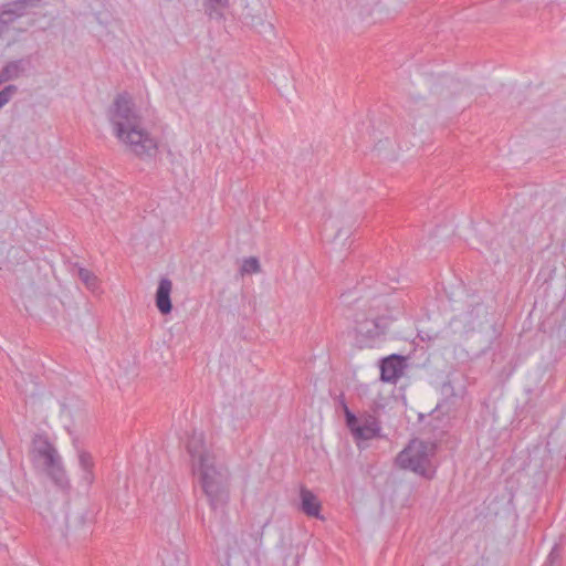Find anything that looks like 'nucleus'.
Here are the masks:
<instances>
[{
  "mask_svg": "<svg viewBox=\"0 0 566 566\" xmlns=\"http://www.w3.org/2000/svg\"><path fill=\"white\" fill-rule=\"evenodd\" d=\"M346 427L357 440H370L380 437V423L378 419L370 413H365L360 418L356 416V421Z\"/></svg>",
  "mask_w": 566,
  "mask_h": 566,
  "instance_id": "5",
  "label": "nucleus"
},
{
  "mask_svg": "<svg viewBox=\"0 0 566 566\" xmlns=\"http://www.w3.org/2000/svg\"><path fill=\"white\" fill-rule=\"evenodd\" d=\"M406 358L398 354L389 355L380 360V380L396 384L406 369Z\"/></svg>",
  "mask_w": 566,
  "mask_h": 566,
  "instance_id": "6",
  "label": "nucleus"
},
{
  "mask_svg": "<svg viewBox=\"0 0 566 566\" xmlns=\"http://www.w3.org/2000/svg\"><path fill=\"white\" fill-rule=\"evenodd\" d=\"M108 119L115 136L138 158H153L156 155L158 143L143 127V117L127 92L117 94L108 109Z\"/></svg>",
  "mask_w": 566,
  "mask_h": 566,
  "instance_id": "1",
  "label": "nucleus"
},
{
  "mask_svg": "<svg viewBox=\"0 0 566 566\" xmlns=\"http://www.w3.org/2000/svg\"><path fill=\"white\" fill-rule=\"evenodd\" d=\"M30 66L29 59H20L8 62L1 70L3 80L12 81L20 77Z\"/></svg>",
  "mask_w": 566,
  "mask_h": 566,
  "instance_id": "12",
  "label": "nucleus"
},
{
  "mask_svg": "<svg viewBox=\"0 0 566 566\" xmlns=\"http://www.w3.org/2000/svg\"><path fill=\"white\" fill-rule=\"evenodd\" d=\"M78 464L83 471V481L88 485L92 484L94 481V460L91 453L84 450L78 451Z\"/></svg>",
  "mask_w": 566,
  "mask_h": 566,
  "instance_id": "16",
  "label": "nucleus"
},
{
  "mask_svg": "<svg viewBox=\"0 0 566 566\" xmlns=\"http://www.w3.org/2000/svg\"><path fill=\"white\" fill-rule=\"evenodd\" d=\"M86 523V518L84 514H77L73 517L72 521L66 518V530L67 532H72L73 530L77 528L78 526L84 527Z\"/></svg>",
  "mask_w": 566,
  "mask_h": 566,
  "instance_id": "24",
  "label": "nucleus"
},
{
  "mask_svg": "<svg viewBox=\"0 0 566 566\" xmlns=\"http://www.w3.org/2000/svg\"><path fill=\"white\" fill-rule=\"evenodd\" d=\"M165 566H181V563H187V557L184 553L174 552L171 554H167V556L163 560Z\"/></svg>",
  "mask_w": 566,
  "mask_h": 566,
  "instance_id": "21",
  "label": "nucleus"
},
{
  "mask_svg": "<svg viewBox=\"0 0 566 566\" xmlns=\"http://www.w3.org/2000/svg\"><path fill=\"white\" fill-rule=\"evenodd\" d=\"M255 15L249 19L247 25L255 29L261 34L273 32L272 23L266 21V11L261 4H256Z\"/></svg>",
  "mask_w": 566,
  "mask_h": 566,
  "instance_id": "13",
  "label": "nucleus"
},
{
  "mask_svg": "<svg viewBox=\"0 0 566 566\" xmlns=\"http://www.w3.org/2000/svg\"><path fill=\"white\" fill-rule=\"evenodd\" d=\"M52 464H44V469L52 481L61 489L69 486V480L66 478L65 470L62 465L61 457L59 455Z\"/></svg>",
  "mask_w": 566,
  "mask_h": 566,
  "instance_id": "11",
  "label": "nucleus"
},
{
  "mask_svg": "<svg viewBox=\"0 0 566 566\" xmlns=\"http://www.w3.org/2000/svg\"><path fill=\"white\" fill-rule=\"evenodd\" d=\"M172 283L168 277H161L155 295V303L158 311L163 315H167L171 313L172 304H171V294Z\"/></svg>",
  "mask_w": 566,
  "mask_h": 566,
  "instance_id": "10",
  "label": "nucleus"
},
{
  "mask_svg": "<svg viewBox=\"0 0 566 566\" xmlns=\"http://www.w3.org/2000/svg\"><path fill=\"white\" fill-rule=\"evenodd\" d=\"M264 526L265 524L260 530L243 531L241 532L239 538L235 541L238 549L245 557H252L258 555L262 545Z\"/></svg>",
  "mask_w": 566,
  "mask_h": 566,
  "instance_id": "7",
  "label": "nucleus"
},
{
  "mask_svg": "<svg viewBox=\"0 0 566 566\" xmlns=\"http://www.w3.org/2000/svg\"><path fill=\"white\" fill-rule=\"evenodd\" d=\"M23 15H25V13L15 0L0 7V18L6 21L7 25L12 24L17 19Z\"/></svg>",
  "mask_w": 566,
  "mask_h": 566,
  "instance_id": "17",
  "label": "nucleus"
},
{
  "mask_svg": "<svg viewBox=\"0 0 566 566\" xmlns=\"http://www.w3.org/2000/svg\"><path fill=\"white\" fill-rule=\"evenodd\" d=\"M447 388H451V384L450 382H444L443 384V389L446 390Z\"/></svg>",
  "mask_w": 566,
  "mask_h": 566,
  "instance_id": "29",
  "label": "nucleus"
},
{
  "mask_svg": "<svg viewBox=\"0 0 566 566\" xmlns=\"http://www.w3.org/2000/svg\"><path fill=\"white\" fill-rule=\"evenodd\" d=\"M390 315H380L374 306L359 310L354 317V344L357 348H373L382 342L394 322Z\"/></svg>",
  "mask_w": 566,
  "mask_h": 566,
  "instance_id": "3",
  "label": "nucleus"
},
{
  "mask_svg": "<svg viewBox=\"0 0 566 566\" xmlns=\"http://www.w3.org/2000/svg\"><path fill=\"white\" fill-rule=\"evenodd\" d=\"M260 270H261L260 262L254 256H250V258L245 259L241 266V272L248 273V274L258 273V272H260Z\"/></svg>",
  "mask_w": 566,
  "mask_h": 566,
  "instance_id": "22",
  "label": "nucleus"
},
{
  "mask_svg": "<svg viewBox=\"0 0 566 566\" xmlns=\"http://www.w3.org/2000/svg\"><path fill=\"white\" fill-rule=\"evenodd\" d=\"M256 4H260L259 1H253L252 3H247L244 7L241 19L247 24L249 22V19H252L253 15H255Z\"/></svg>",
  "mask_w": 566,
  "mask_h": 566,
  "instance_id": "25",
  "label": "nucleus"
},
{
  "mask_svg": "<svg viewBox=\"0 0 566 566\" xmlns=\"http://www.w3.org/2000/svg\"><path fill=\"white\" fill-rule=\"evenodd\" d=\"M298 509L308 517L323 520L321 515L322 504L317 496L308 489L302 486L300 491Z\"/></svg>",
  "mask_w": 566,
  "mask_h": 566,
  "instance_id": "9",
  "label": "nucleus"
},
{
  "mask_svg": "<svg viewBox=\"0 0 566 566\" xmlns=\"http://www.w3.org/2000/svg\"><path fill=\"white\" fill-rule=\"evenodd\" d=\"M77 276L88 290L95 291L98 287V279L92 271L78 268Z\"/></svg>",
  "mask_w": 566,
  "mask_h": 566,
  "instance_id": "18",
  "label": "nucleus"
},
{
  "mask_svg": "<svg viewBox=\"0 0 566 566\" xmlns=\"http://www.w3.org/2000/svg\"><path fill=\"white\" fill-rule=\"evenodd\" d=\"M554 338L558 344L564 343L566 345V315L559 322Z\"/></svg>",
  "mask_w": 566,
  "mask_h": 566,
  "instance_id": "26",
  "label": "nucleus"
},
{
  "mask_svg": "<svg viewBox=\"0 0 566 566\" xmlns=\"http://www.w3.org/2000/svg\"><path fill=\"white\" fill-rule=\"evenodd\" d=\"M533 462H534V467H537L536 460L534 458L530 459L528 465H532Z\"/></svg>",
  "mask_w": 566,
  "mask_h": 566,
  "instance_id": "28",
  "label": "nucleus"
},
{
  "mask_svg": "<svg viewBox=\"0 0 566 566\" xmlns=\"http://www.w3.org/2000/svg\"><path fill=\"white\" fill-rule=\"evenodd\" d=\"M209 505L223 511L230 500V472L213 454H201L200 467L193 470Z\"/></svg>",
  "mask_w": 566,
  "mask_h": 566,
  "instance_id": "2",
  "label": "nucleus"
},
{
  "mask_svg": "<svg viewBox=\"0 0 566 566\" xmlns=\"http://www.w3.org/2000/svg\"><path fill=\"white\" fill-rule=\"evenodd\" d=\"M44 0H15L20 8L28 13L29 9L38 8L43 3Z\"/></svg>",
  "mask_w": 566,
  "mask_h": 566,
  "instance_id": "27",
  "label": "nucleus"
},
{
  "mask_svg": "<svg viewBox=\"0 0 566 566\" xmlns=\"http://www.w3.org/2000/svg\"><path fill=\"white\" fill-rule=\"evenodd\" d=\"M229 0H205V13L212 20L220 21L224 17V9L228 7Z\"/></svg>",
  "mask_w": 566,
  "mask_h": 566,
  "instance_id": "15",
  "label": "nucleus"
},
{
  "mask_svg": "<svg viewBox=\"0 0 566 566\" xmlns=\"http://www.w3.org/2000/svg\"><path fill=\"white\" fill-rule=\"evenodd\" d=\"M18 92V87L15 85H7L4 88L0 91V109L9 103L12 96Z\"/></svg>",
  "mask_w": 566,
  "mask_h": 566,
  "instance_id": "23",
  "label": "nucleus"
},
{
  "mask_svg": "<svg viewBox=\"0 0 566 566\" xmlns=\"http://www.w3.org/2000/svg\"><path fill=\"white\" fill-rule=\"evenodd\" d=\"M544 566H562V548L558 544L553 546Z\"/></svg>",
  "mask_w": 566,
  "mask_h": 566,
  "instance_id": "20",
  "label": "nucleus"
},
{
  "mask_svg": "<svg viewBox=\"0 0 566 566\" xmlns=\"http://www.w3.org/2000/svg\"><path fill=\"white\" fill-rule=\"evenodd\" d=\"M32 459L34 462H42V465L52 464L59 457L56 449L46 437L36 434L32 440Z\"/></svg>",
  "mask_w": 566,
  "mask_h": 566,
  "instance_id": "8",
  "label": "nucleus"
},
{
  "mask_svg": "<svg viewBox=\"0 0 566 566\" xmlns=\"http://www.w3.org/2000/svg\"><path fill=\"white\" fill-rule=\"evenodd\" d=\"M336 401L344 411L346 426L353 424L356 421V415L348 408L343 392L336 397Z\"/></svg>",
  "mask_w": 566,
  "mask_h": 566,
  "instance_id": "19",
  "label": "nucleus"
},
{
  "mask_svg": "<svg viewBox=\"0 0 566 566\" xmlns=\"http://www.w3.org/2000/svg\"><path fill=\"white\" fill-rule=\"evenodd\" d=\"M187 450L192 459L193 470H196L197 468L200 467V455L201 454H211L210 452L206 451L201 436H199V437L192 436L188 440Z\"/></svg>",
  "mask_w": 566,
  "mask_h": 566,
  "instance_id": "14",
  "label": "nucleus"
},
{
  "mask_svg": "<svg viewBox=\"0 0 566 566\" xmlns=\"http://www.w3.org/2000/svg\"><path fill=\"white\" fill-rule=\"evenodd\" d=\"M431 451L432 448H429L427 442L413 439L398 453L396 462L401 469L426 475L427 469L430 465Z\"/></svg>",
  "mask_w": 566,
  "mask_h": 566,
  "instance_id": "4",
  "label": "nucleus"
}]
</instances>
